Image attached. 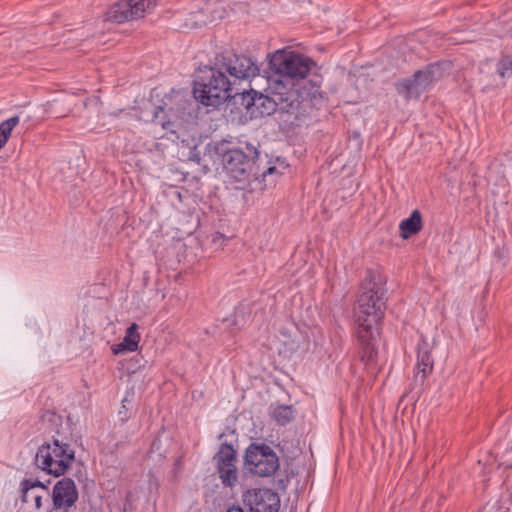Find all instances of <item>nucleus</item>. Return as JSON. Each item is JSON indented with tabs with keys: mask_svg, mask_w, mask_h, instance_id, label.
I'll return each instance as SVG.
<instances>
[{
	"mask_svg": "<svg viewBox=\"0 0 512 512\" xmlns=\"http://www.w3.org/2000/svg\"><path fill=\"white\" fill-rule=\"evenodd\" d=\"M272 76L266 91L275 103L309 100L322 101V77L315 72L316 63L289 50H277L270 58Z\"/></svg>",
	"mask_w": 512,
	"mask_h": 512,
	"instance_id": "f257e3e1",
	"label": "nucleus"
},
{
	"mask_svg": "<svg viewBox=\"0 0 512 512\" xmlns=\"http://www.w3.org/2000/svg\"><path fill=\"white\" fill-rule=\"evenodd\" d=\"M384 301L372 289L360 294L354 308L357 334L362 342L374 346L381 339Z\"/></svg>",
	"mask_w": 512,
	"mask_h": 512,
	"instance_id": "f03ea898",
	"label": "nucleus"
},
{
	"mask_svg": "<svg viewBox=\"0 0 512 512\" xmlns=\"http://www.w3.org/2000/svg\"><path fill=\"white\" fill-rule=\"evenodd\" d=\"M193 95L204 106H217L229 98L241 95L243 104L248 109L253 105L254 100L250 96V92L245 89L242 93L238 92L235 82H232L221 68L211 69L210 77L206 82H196Z\"/></svg>",
	"mask_w": 512,
	"mask_h": 512,
	"instance_id": "7ed1b4c3",
	"label": "nucleus"
},
{
	"mask_svg": "<svg viewBox=\"0 0 512 512\" xmlns=\"http://www.w3.org/2000/svg\"><path fill=\"white\" fill-rule=\"evenodd\" d=\"M73 460L74 451L68 444H62L58 440L43 444L35 456L37 467L54 476L63 475Z\"/></svg>",
	"mask_w": 512,
	"mask_h": 512,
	"instance_id": "20e7f679",
	"label": "nucleus"
},
{
	"mask_svg": "<svg viewBox=\"0 0 512 512\" xmlns=\"http://www.w3.org/2000/svg\"><path fill=\"white\" fill-rule=\"evenodd\" d=\"M247 469L260 477H267L275 473L279 467L276 453L267 445L251 444L245 453Z\"/></svg>",
	"mask_w": 512,
	"mask_h": 512,
	"instance_id": "39448f33",
	"label": "nucleus"
},
{
	"mask_svg": "<svg viewBox=\"0 0 512 512\" xmlns=\"http://www.w3.org/2000/svg\"><path fill=\"white\" fill-rule=\"evenodd\" d=\"M214 149L222 157V164L232 178L242 181L247 177L253 163L241 150L229 148V143L225 141L216 143Z\"/></svg>",
	"mask_w": 512,
	"mask_h": 512,
	"instance_id": "423d86ee",
	"label": "nucleus"
},
{
	"mask_svg": "<svg viewBox=\"0 0 512 512\" xmlns=\"http://www.w3.org/2000/svg\"><path fill=\"white\" fill-rule=\"evenodd\" d=\"M158 0H121L113 4L104 14L105 20L123 23L141 18L153 9Z\"/></svg>",
	"mask_w": 512,
	"mask_h": 512,
	"instance_id": "0eeeda50",
	"label": "nucleus"
},
{
	"mask_svg": "<svg viewBox=\"0 0 512 512\" xmlns=\"http://www.w3.org/2000/svg\"><path fill=\"white\" fill-rule=\"evenodd\" d=\"M243 501L251 512H278L280 509V498L270 489L248 490Z\"/></svg>",
	"mask_w": 512,
	"mask_h": 512,
	"instance_id": "6e6552de",
	"label": "nucleus"
},
{
	"mask_svg": "<svg viewBox=\"0 0 512 512\" xmlns=\"http://www.w3.org/2000/svg\"><path fill=\"white\" fill-rule=\"evenodd\" d=\"M219 477L225 486L232 487L237 482L236 453L232 446L222 444L216 456Z\"/></svg>",
	"mask_w": 512,
	"mask_h": 512,
	"instance_id": "1a4fd4ad",
	"label": "nucleus"
},
{
	"mask_svg": "<svg viewBox=\"0 0 512 512\" xmlns=\"http://www.w3.org/2000/svg\"><path fill=\"white\" fill-rule=\"evenodd\" d=\"M221 69L230 75L232 82L249 80L258 73V67L246 56H233L223 63Z\"/></svg>",
	"mask_w": 512,
	"mask_h": 512,
	"instance_id": "9d476101",
	"label": "nucleus"
},
{
	"mask_svg": "<svg viewBox=\"0 0 512 512\" xmlns=\"http://www.w3.org/2000/svg\"><path fill=\"white\" fill-rule=\"evenodd\" d=\"M78 498L75 483L64 478L56 483L53 489V503L56 509L68 508L74 505Z\"/></svg>",
	"mask_w": 512,
	"mask_h": 512,
	"instance_id": "9b49d317",
	"label": "nucleus"
},
{
	"mask_svg": "<svg viewBox=\"0 0 512 512\" xmlns=\"http://www.w3.org/2000/svg\"><path fill=\"white\" fill-rule=\"evenodd\" d=\"M20 488L23 502L33 503L37 509L42 506V498L48 495L47 488L38 480H24Z\"/></svg>",
	"mask_w": 512,
	"mask_h": 512,
	"instance_id": "f8f14e48",
	"label": "nucleus"
},
{
	"mask_svg": "<svg viewBox=\"0 0 512 512\" xmlns=\"http://www.w3.org/2000/svg\"><path fill=\"white\" fill-rule=\"evenodd\" d=\"M137 330L138 325L136 323L131 324L127 328L122 342L115 344L111 347L113 354L118 355L122 353L137 351L141 338Z\"/></svg>",
	"mask_w": 512,
	"mask_h": 512,
	"instance_id": "ddd939ff",
	"label": "nucleus"
},
{
	"mask_svg": "<svg viewBox=\"0 0 512 512\" xmlns=\"http://www.w3.org/2000/svg\"><path fill=\"white\" fill-rule=\"evenodd\" d=\"M416 73V79L420 83V86L426 90L433 82L443 77V68L440 63H433L427 65L424 69L418 70Z\"/></svg>",
	"mask_w": 512,
	"mask_h": 512,
	"instance_id": "4468645a",
	"label": "nucleus"
},
{
	"mask_svg": "<svg viewBox=\"0 0 512 512\" xmlns=\"http://www.w3.org/2000/svg\"><path fill=\"white\" fill-rule=\"evenodd\" d=\"M417 375L421 374V379L425 380L426 377L432 372L433 359L428 350L427 343L423 342L422 345H418L417 352Z\"/></svg>",
	"mask_w": 512,
	"mask_h": 512,
	"instance_id": "2eb2a0df",
	"label": "nucleus"
},
{
	"mask_svg": "<svg viewBox=\"0 0 512 512\" xmlns=\"http://www.w3.org/2000/svg\"><path fill=\"white\" fill-rule=\"evenodd\" d=\"M397 91L406 99L418 98L425 90L416 79V73L413 78L405 79L396 85Z\"/></svg>",
	"mask_w": 512,
	"mask_h": 512,
	"instance_id": "dca6fc26",
	"label": "nucleus"
},
{
	"mask_svg": "<svg viewBox=\"0 0 512 512\" xmlns=\"http://www.w3.org/2000/svg\"><path fill=\"white\" fill-rule=\"evenodd\" d=\"M401 237L404 239L409 238L411 235L416 234L422 228V218L418 210H414L411 215L400 223Z\"/></svg>",
	"mask_w": 512,
	"mask_h": 512,
	"instance_id": "f3484780",
	"label": "nucleus"
},
{
	"mask_svg": "<svg viewBox=\"0 0 512 512\" xmlns=\"http://www.w3.org/2000/svg\"><path fill=\"white\" fill-rule=\"evenodd\" d=\"M19 116H13L0 124V149L8 142L13 129L19 124Z\"/></svg>",
	"mask_w": 512,
	"mask_h": 512,
	"instance_id": "a211bd4d",
	"label": "nucleus"
},
{
	"mask_svg": "<svg viewBox=\"0 0 512 512\" xmlns=\"http://www.w3.org/2000/svg\"><path fill=\"white\" fill-rule=\"evenodd\" d=\"M271 417L279 425H286L293 419L291 406L279 405L272 409Z\"/></svg>",
	"mask_w": 512,
	"mask_h": 512,
	"instance_id": "6ab92c4d",
	"label": "nucleus"
},
{
	"mask_svg": "<svg viewBox=\"0 0 512 512\" xmlns=\"http://www.w3.org/2000/svg\"><path fill=\"white\" fill-rule=\"evenodd\" d=\"M163 111L164 110L162 107H158L157 111L155 112L154 119L158 124L161 125V127L164 130L174 133L178 123V117L175 114H172L168 120H164L163 117L160 115L161 113H163Z\"/></svg>",
	"mask_w": 512,
	"mask_h": 512,
	"instance_id": "aec40b11",
	"label": "nucleus"
},
{
	"mask_svg": "<svg viewBox=\"0 0 512 512\" xmlns=\"http://www.w3.org/2000/svg\"><path fill=\"white\" fill-rule=\"evenodd\" d=\"M286 168H287V165L284 162H281L279 164V166H271L264 173V177H267L268 175H273V174H283L284 170Z\"/></svg>",
	"mask_w": 512,
	"mask_h": 512,
	"instance_id": "412c9836",
	"label": "nucleus"
},
{
	"mask_svg": "<svg viewBox=\"0 0 512 512\" xmlns=\"http://www.w3.org/2000/svg\"><path fill=\"white\" fill-rule=\"evenodd\" d=\"M502 67H503L504 69H511V70H512V60H511V59H508V58H507V59H504V60L502 61Z\"/></svg>",
	"mask_w": 512,
	"mask_h": 512,
	"instance_id": "4be33fe9",
	"label": "nucleus"
},
{
	"mask_svg": "<svg viewBox=\"0 0 512 512\" xmlns=\"http://www.w3.org/2000/svg\"><path fill=\"white\" fill-rule=\"evenodd\" d=\"M227 512H244L240 507H231Z\"/></svg>",
	"mask_w": 512,
	"mask_h": 512,
	"instance_id": "5701e85b",
	"label": "nucleus"
},
{
	"mask_svg": "<svg viewBox=\"0 0 512 512\" xmlns=\"http://www.w3.org/2000/svg\"><path fill=\"white\" fill-rule=\"evenodd\" d=\"M497 254L499 255V258L502 257V252L501 251H498Z\"/></svg>",
	"mask_w": 512,
	"mask_h": 512,
	"instance_id": "b1692460",
	"label": "nucleus"
}]
</instances>
